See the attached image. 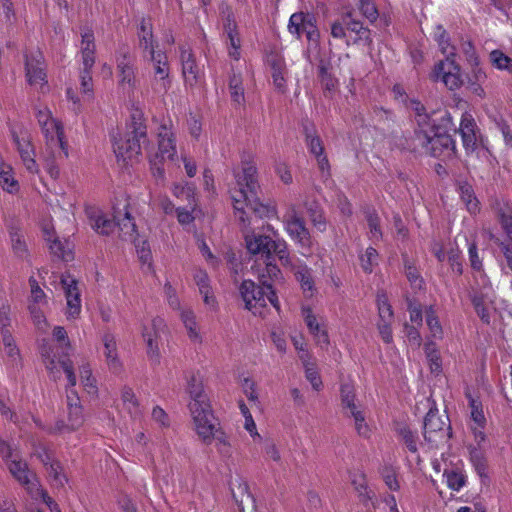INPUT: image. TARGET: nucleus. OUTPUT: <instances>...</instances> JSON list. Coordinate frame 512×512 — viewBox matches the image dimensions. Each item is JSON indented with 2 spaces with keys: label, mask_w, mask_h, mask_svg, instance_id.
I'll return each instance as SVG.
<instances>
[{
  "label": "nucleus",
  "mask_w": 512,
  "mask_h": 512,
  "mask_svg": "<svg viewBox=\"0 0 512 512\" xmlns=\"http://www.w3.org/2000/svg\"><path fill=\"white\" fill-rule=\"evenodd\" d=\"M410 109L415 113L417 129L415 131L416 139L419 144L425 148L433 157H450L454 154L455 143L449 134L433 133L436 119L428 115L426 108L419 101L413 100L410 103Z\"/></svg>",
  "instance_id": "obj_2"
},
{
  "label": "nucleus",
  "mask_w": 512,
  "mask_h": 512,
  "mask_svg": "<svg viewBox=\"0 0 512 512\" xmlns=\"http://www.w3.org/2000/svg\"><path fill=\"white\" fill-rule=\"evenodd\" d=\"M26 77L30 85H44L46 74L43 68V57L40 52L25 55Z\"/></svg>",
  "instance_id": "obj_17"
},
{
  "label": "nucleus",
  "mask_w": 512,
  "mask_h": 512,
  "mask_svg": "<svg viewBox=\"0 0 512 512\" xmlns=\"http://www.w3.org/2000/svg\"><path fill=\"white\" fill-rule=\"evenodd\" d=\"M459 133L461 134L464 147L467 150H474L477 146L479 130L471 114H462Z\"/></svg>",
  "instance_id": "obj_19"
},
{
  "label": "nucleus",
  "mask_w": 512,
  "mask_h": 512,
  "mask_svg": "<svg viewBox=\"0 0 512 512\" xmlns=\"http://www.w3.org/2000/svg\"><path fill=\"white\" fill-rule=\"evenodd\" d=\"M405 274L409 282L414 288L421 289L423 285V279L421 278L417 268L412 265L408 260H405Z\"/></svg>",
  "instance_id": "obj_58"
},
{
  "label": "nucleus",
  "mask_w": 512,
  "mask_h": 512,
  "mask_svg": "<svg viewBox=\"0 0 512 512\" xmlns=\"http://www.w3.org/2000/svg\"><path fill=\"white\" fill-rule=\"evenodd\" d=\"M236 186L230 190L235 214L239 221L246 227L245 207L263 217L268 213V208L259 202L257 168L252 158L248 155L241 161V171H234Z\"/></svg>",
  "instance_id": "obj_1"
},
{
  "label": "nucleus",
  "mask_w": 512,
  "mask_h": 512,
  "mask_svg": "<svg viewBox=\"0 0 512 512\" xmlns=\"http://www.w3.org/2000/svg\"><path fill=\"white\" fill-rule=\"evenodd\" d=\"M61 284L67 301V317L77 318L81 312L80 290L77 281L70 276H62Z\"/></svg>",
  "instance_id": "obj_15"
},
{
  "label": "nucleus",
  "mask_w": 512,
  "mask_h": 512,
  "mask_svg": "<svg viewBox=\"0 0 512 512\" xmlns=\"http://www.w3.org/2000/svg\"><path fill=\"white\" fill-rule=\"evenodd\" d=\"M366 221L369 228V236L371 239L379 240L382 237L380 229V218L378 214L372 210L366 212Z\"/></svg>",
  "instance_id": "obj_50"
},
{
  "label": "nucleus",
  "mask_w": 512,
  "mask_h": 512,
  "mask_svg": "<svg viewBox=\"0 0 512 512\" xmlns=\"http://www.w3.org/2000/svg\"><path fill=\"white\" fill-rule=\"evenodd\" d=\"M494 298L495 296L487 291L474 295L472 299L477 315L487 324L490 323V306L493 305Z\"/></svg>",
  "instance_id": "obj_28"
},
{
  "label": "nucleus",
  "mask_w": 512,
  "mask_h": 512,
  "mask_svg": "<svg viewBox=\"0 0 512 512\" xmlns=\"http://www.w3.org/2000/svg\"><path fill=\"white\" fill-rule=\"evenodd\" d=\"M223 26L226 36L237 34V24L234 20L233 13L230 8L222 10Z\"/></svg>",
  "instance_id": "obj_63"
},
{
  "label": "nucleus",
  "mask_w": 512,
  "mask_h": 512,
  "mask_svg": "<svg viewBox=\"0 0 512 512\" xmlns=\"http://www.w3.org/2000/svg\"><path fill=\"white\" fill-rule=\"evenodd\" d=\"M275 254L284 267L291 268L294 262L288 252L287 243L282 239L273 240L271 244V255Z\"/></svg>",
  "instance_id": "obj_44"
},
{
  "label": "nucleus",
  "mask_w": 512,
  "mask_h": 512,
  "mask_svg": "<svg viewBox=\"0 0 512 512\" xmlns=\"http://www.w3.org/2000/svg\"><path fill=\"white\" fill-rule=\"evenodd\" d=\"M151 61L154 63V90L157 93H166L170 87L169 71L166 56L160 52L152 51Z\"/></svg>",
  "instance_id": "obj_16"
},
{
  "label": "nucleus",
  "mask_w": 512,
  "mask_h": 512,
  "mask_svg": "<svg viewBox=\"0 0 512 512\" xmlns=\"http://www.w3.org/2000/svg\"><path fill=\"white\" fill-rule=\"evenodd\" d=\"M359 10L370 22H375L378 10L372 0H359Z\"/></svg>",
  "instance_id": "obj_62"
},
{
  "label": "nucleus",
  "mask_w": 512,
  "mask_h": 512,
  "mask_svg": "<svg viewBox=\"0 0 512 512\" xmlns=\"http://www.w3.org/2000/svg\"><path fill=\"white\" fill-rule=\"evenodd\" d=\"M41 129L46 137L48 146L64 149V132L59 121L52 118L47 124L41 126Z\"/></svg>",
  "instance_id": "obj_23"
},
{
  "label": "nucleus",
  "mask_w": 512,
  "mask_h": 512,
  "mask_svg": "<svg viewBox=\"0 0 512 512\" xmlns=\"http://www.w3.org/2000/svg\"><path fill=\"white\" fill-rule=\"evenodd\" d=\"M85 213L89 219L90 226L98 234L109 235L117 226L121 232V236L125 240L134 239L136 225L133 222L130 213L127 211L126 205L122 210L119 208L114 209L113 220L107 218L103 212L95 206L86 207Z\"/></svg>",
  "instance_id": "obj_4"
},
{
  "label": "nucleus",
  "mask_w": 512,
  "mask_h": 512,
  "mask_svg": "<svg viewBox=\"0 0 512 512\" xmlns=\"http://www.w3.org/2000/svg\"><path fill=\"white\" fill-rule=\"evenodd\" d=\"M12 138L21 158L29 156L30 154H35L34 146L32 145V139L28 132L21 131L18 134L15 131H13Z\"/></svg>",
  "instance_id": "obj_36"
},
{
  "label": "nucleus",
  "mask_w": 512,
  "mask_h": 512,
  "mask_svg": "<svg viewBox=\"0 0 512 512\" xmlns=\"http://www.w3.org/2000/svg\"><path fill=\"white\" fill-rule=\"evenodd\" d=\"M180 58L185 82L190 86L195 85L198 81L200 70L196 64L194 55L190 50L182 48Z\"/></svg>",
  "instance_id": "obj_21"
},
{
  "label": "nucleus",
  "mask_w": 512,
  "mask_h": 512,
  "mask_svg": "<svg viewBox=\"0 0 512 512\" xmlns=\"http://www.w3.org/2000/svg\"><path fill=\"white\" fill-rule=\"evenodd\" d=\"M428 115L431 116V119H436L435 127H433V133L448 134L451 130L456 131L453 118L448 111H432L431 113H428ZM430 123H433V120H430Z\"/></svg>",
  "instance_id": "obj_29"
},
{
  "label": "nucleus",
  "mask_w": 512,
  "mask_h": 512,
  "mask_svg": "<svg viewBox=\"0 0 512 512\" xmlns=\"http://www.w3.org/2000/svg\"><path fill=\"white\" fill-rule=\"evenodd\" d=\"M116 69L119 87L128 95L137 87L135 58L127 46L119 48L116 56Z\"/></svg>",
  "instance_id": "obj_8"
},
{
  "label": "nucleus",
  "mask_w": 512,
  "mask_h": 512,
  "mask_svg": "<svg viewBox=\"0 0 512 512\" xmlns=\"http://www.w3.org/2000/svg\"><path fill=\"white\" fill-rule=\"evenodd\" d=\"M186 392L190 395L191 402L188 407H200L209 404L208 398L204 392L203 384L195 375H191L188 380Z\"/></svg>",
  "instance_id": "obj_25"
},
{
  "label": "nucleus",
  "mask_w": 512,
  "mask_h": 512,
  "mask_svg": "<svg viewBox=\"0 0 512 512\" xmlns=\"http://www.w3.org/2000/svg\"><path fill=\"white\" fill-rule=\"evenodd\" d=\"M291 23L293 26H298L299 24L302 25L303 33L306 35L308 41H318L319 31L315 25L314 16L303 12L294 13L291 15Z\"/></svg>",
  "instance_id": "obj_22"
},
{
  "label": "nucleus",
  "mask_w": 512,
  "mask_h": 512,
  "mask_svg": "<svg viewBox=\"0 0 512 512\" xmlns=\"http://www.w3.org/2000/svg\"><path fill=\"white\" fill-rule=\"evenodd\" d=\"M378 261V253L376 249L372 247H368L365 251V254H363L360 257V262L363 270L365 272H372V268L374 265L377 264Z\"/></svg>",
  "instance_id": "obj_57"
},
{
  "label": "nucleus",
  "mask_w": 512,
  "mask_h": 512,
  "mask_svg": "<svg viewBox=\"0 0 512 512\" xmlns=\"http://www.w3.org/2000/svg\"><path fill=\"white\" fill-rule=\"evenodd\" d=\"M11 246L15 256L21 260L29 259V251L23 233L20 230L10 232Z\"/></svg>",
  "instance_id": "obj_38"
},
{
  "label": "nucleus",
  "mask_w": 512,
  "mask_h": 512,
  "mask_svg": "<svg viewBox=\"0 0 512 512\" xmlns=\"http://www.w3.org/2000/svg\"><path fill=\"white\" fill-rule=\"evenodd\" d=\"M261 286L257 287L251 280H244L240 287L239 293L245 303V308L252 311L257 307H265L268 300L271 305L279 309V301L272 285L265 279V275L260 278Z\"/></svg>",
  "instance_id": "obj_6"
},
{
  "label": "nucleus",
  "mask_w": 512,
  "mask_h": 512,
  "mask_svg": "<svg viewBox=\"0 0 512 512\" xmlns=\"http://www.w3.org/2000/svg\"><path fill=\"white\" fill-rule=\"evenodd\" d=\"M60 367L66 375L67 385V407H68V427L70 430L78 429L84 423L83 409L80 399L74 390L77 378L74 372L73 363L69 359L59 362Z\"/></svg>",
  "instance_id": "obj_7"
},
{
  "label": "nucleus",
  "mask_w": 512,
  "mask_h": 512,
  "mask_svg": "<svg viewBox=\"0 0 512 512\" xmlns=\"http://www.w3.org/2000/svg\"><path fill=\"white\" fill-rule=\"evenodd\" d=\"M398 434L404 441L405 445L409 449V451L415 453L417 452V437L415 434L406 426L400 427L398 429Z\"/></svg>",
  "instance_id": "obj_61"
},
{
  "label": "nucleus",
  "mask_w": 512,
  "mask_h": 512,
  "mask_svg": "<svg viewBox=\"0 0 512 512\" xmlns=\"http://www.w3.org/2000/svg\"><path fill=\"white\" fill-rule=\"evenodd\" d=\"M121 400L124 408L132 417L136 418L141 415V409L139 407L138 400L130 387H123L121 391Z\"/></svg>",
  "instance_id": "obj_40"
},
{
  "label": "nucleus",
  "mask_w": 512,
  "mask_h": 512,
  "mask_svg": "<svg viewBox=\"0 0 512 512\" xmlns=\"http://www.w3.org/2000/svg\"><path fill=\"white\" fill-rule=\"evenodd\" d=\"M165 327L164 319L161 317H155L152 320L151 327H144L142 332V336L146 343L147 355L154 363H159L160 360L159 341L161 333L164 332Z\"/></svg>",
  "instance_id": "obj_11"
},
{
  "label": "nucleus",
  "mask_w": 512,
  "mask_h": 512,
  "mask_svg": "<svg viewBox=\"0 0 512 512\" xmlns=\"http://www.w3.org/2000/svg\"><path fill=\"white\" fill-rule=\"evenodd\" d=\"M450 426L438 414L437 410L430 409L424 420V439L432 447H438L450 437Z\"/></svg>",
  "instance_id": "obj_9"
},
{
  "label": "nucleus",
  "mask_w": 512,
  "mask_h": 512,
  "mask_svg": "<svg viewBox=\"0 0 512 512\" xmlns=\"http://www.w3.org/2000/svg\"><path fill=\"white\" fill-rule=\"evenodd\" d=\"M195 431L199 438L205 444H210L213 440V432L216 430L215 419L210 409V404L189 408Z\"/></svg>",
  "instance_id": "obj_10"
},
{
  "label": "nucleus",
  "mask_w": 512,
  "mask_h": 512,
  "mask_svg": "<svg viewBox=\"0 0 512 512\" xmlns=\"http://www.w3.org/2000/svg\"><path fill=\"white\" fill-rule=\"evenodd\" d=\"M0 455L12 477L23 486L27 493L34 494L39 491V479L28 463L22 459L20 452L9 443L0 439Z\"/></svg>",
  "instance_id": "obj_5"
},
{
  "label": "nucleus",
  "mask_w": 512,
  "mask_h": 512,
  "mask_svg": "<svg viewBox=\"0 0 512 512\" xmlns=\"http://www.w3.org/2000/svg\"><path fill=\"white\" fill-rule=\"evenodd\" d=\"M245 242L251 254H261L266 259L271 258V244L273 239L267 235L256 234L253 231L245 232Z\"/></svg>",
  "instance_id": "obj_18"
},
{
  "label": "nucleus",
  "mask_w": 512,
  "mask_h": 512,
  "mask_svg": "<svg viewBox=\"0 0 512 512\" xmlns=\"http://www.w3.org/2000/svg\"><path fill=\"white\" fill-rule=\"evenodd\" d=\"M181 320L187 330L188 337L195 343H201L202 337L199 333L196 317L191 310H182L180 314Z\"/></svg>",
  "instance_id": "obj_35"
},
{
  "label": "nucleus",
  "mask_w": 512,
  "mask_h": 512,
  "mask_svg": "<svg viewBox=\"0 0 512 512\" xmlns=\"http://www.w3.org/2000/svg\"><path fill=\"white\" fill-rule=\"evenodd\" d=\"M213 439L216 441V447L218 452L223 457H230L232 454L231 444L227 434L221 429L216 428L213 432Z\"/></svg>",
  "instance_id": "obj_45"
},
{
  "label": "nucleus",
  "mask_w": 512,
  "mask_h": 512,
  "mask_svg": "<svg viewBox=\"0 0 512 512\" xmlns=\"http://www.w3.org/2000/svg\"><path fill=\"white\" fill-rule=\"evenodd\" d=\"M460 254L461 251L459 250L458 246L456 244H450L449 248L447 249V260L452 268L453 271H455L458 275L462 274V263L460 262Z\"/></svg>",
  "instance_id": "obj_56"
},
{
  "label": "nucleus",
  "mask_w": 512,
  "mask_h": 512,
  "mask_svg": "<svg viewBox=\"0 0 512 512\" xmlns=\"http://www.w3.org/2000/svg\"><path fill=\"white\" fill-rule=\"evenodd\" d=\"M461 200L466 205L467 209L471 213H476L479 210L478 200L474 196L472 187L469 184H462L459 187Z\"/></svg>",
  "instance_id": "obj_46"
},
{
  "label": "nucleus",
  "mask_w": 512,
  "mask_h": 512,
  "mask_svg": "<svg viewBox=\"0 0 512 512\" xmlns=\"http://www.w3.org/2000/svg\"><path fill=\"white\" fill-rule=\"evenodd\" d=\"M305 207L314 227L320 232H324L327 227V222L320 204L316 201L306 202Z\"/></svg>",
  "instance_id": "obj_33"
},
{
  "label": "nucleus",
  "mask_w": 512,
  "mask_h": 512,
  "mask_svg": "<svg viewBox=\"0 0 512 512\" xmlns=\"http://www.w3.org/2000/svg\"><path fill=\"white\" fill-rule=\"evenodd\" d=\"M283 62L281 59L273 58L271 61L273 84L280 92L285 91V78L283 76Z\"/></svg>",
  "instance_id": "obj_47"
},
{
  "label": "nucleus",
  "mask_w": 512,
  "mask_h": 512,
  "mask_svg": "<svg viewBox=\"0 0 512 512\" xmlns=\"http://www.w3.org/2000/svg\"><path fill=\"white\" fill-rule=\"evenodd\" d=\"M147 142V127L143 113L135 110L131 114V120L127 124L124 137L114 140V153L118 160L128 164L137 160L141 154L142 145Z\"/></svg>",
  "instance_id": "obj_3"
},
{
  "label": "nucleus",
  "mask_w": 512,
  "mask_h": 512,
  "mask_svg": "<svg viewBox=\"0 0 512 512\" xmlns=\"http://www.w3.org/2000/svg\"><path fill=\"white\" fill-rule=\"evenodd\" d=\"M318 76L324 88L331 91L335 88L336 80L329 73L328 64L321 60L318 66Z\"/></svg>",
  "instance_id": "obj_54"
},
{
  "label": "nucleus",
  "mask_w": 512,
  "mask_h": 512,
  "mask_svg": "<svg viewBox=\"0 0 512 512\" xmlns=\"http://www.w3.org/2000/svg\"><path fill=\"white\" fill-rule=\"evenodd\" d=\"M1 335L5 355L10 359L13 365H17L19 360V350L15 345L10 329L4 326L1 330Z\"/></svg>",
  "instance_id": "obj_37"
},
{
  "label": "nucleus",
  "mask_w": 512,
  "mask_h": 512,
  "mask_svg": "<svg viewBox=\"0 0 512 512\" xmlns=\"http://www.w3.org/2000/svg\"><path fill=\"white\" fill-rule=\"evenodd\" d=\"M497 218L505 231L507 238L512 241V208L508 203L497 201L494 205Z\"/></svg>",
  "instance_id": "obj_31"
},
{
  "label": "nucleus",
  "mask_w": 512,
  "mask_h": 512,
  "mask_svg": "<svg viewBox=\"0 0 512 512\" xmlns=\"http://www.w3.org/2000/svg\"><path fill=\"white\" fill-rule=\"evenodd\" d=\"M305 140L311 154L315 157L324 154V146L320 137L316 134L313 127L304 126Z\"/></svg>",
  "instance_id": "obj_42"
},
{
  "label": "nucleus",
  "mask_w": 512,
  "mask_h": 512,
  "mask_svg": "<svg viewBox=\"0 0 512 512\" xmlns=\"http://www.w3.org/2000/svg\"><path fill=\"white\" fill-rule=\"evenodd\" d=\"M41 355L43 357L46 369L49 371L53 379L57 380L60 377V370L58 369V364L56 363L55 359L51 357L49 348H43Z\"/></svg>",
  "instance_id": "obj_60"
},
{
  "label": "nucleus",
  "mask_w": 512,
  "mask_h": 512,
  "mask_svg": "<svg viewBox=\"0 0 512 512\" xmlns=\"http://www.w3.org/2000/svg\"><path fill=\"white\" fill-rule=\"evenodd\" d=\"M284 224L287 233L294 241L302 247L310 245V233L305 226L303 218L298 215L294 208L284 216Z\"/></svg>",
  "instance_id": "obj_12"
},
{
  "label": "nucleus",
  "mask_w": 512,
  "mask_h": 512,
  "mask_svg": "<svg viewBox=\"0 0 512 512\" xmlns=\"http://www.w3.org/2000/svg\"><path fill=\"white\" fill-rule=\"evenodd\" d=\"M377 306L380 318L379 322H393V311L384 293L377 295Z\"/></svg>",
  "instance_id": "obj_49"
},
{
  "label": "nucleus",
  "mask_w": 512,
  "mask_h": 512,
  "mask_svg": "<svg viewBox=\"0 0 512 512\" xmlns=\"http://www.w3.org/2000/svg\"><path fill=\"white\" fill-rule=\"evenodd\" d=\"M173 193L176 197H185L189 202V208L194 209L196 206L194 199V188L190 184L185 186L175 185Z\"/></svg>",
  "instance_id": "obj_59"
},
{
  "label": "nucleus",
  "mask_w": 512,
  "mask_h": 512,
  "mask_svg": "<svg viewBox=\"0 0 512 512\" xmlns=\"http://www.w3.org/2000/svg\"><path fill=\"white\" fill-rule=\"evenodd\" d=\"M425 353L430 362V368L432 372L438 373L441 371V360L440 355L437 351L436 345L433 342H429L425 345Z\"/></svg>",
  "instance_id": "obj_55"
},
{
  "label": "nucleus",
  "mask_w": 512,
  "mask_h": 512,
  "mask_svg": "<svg viewBox=\"0 0 512 512\" xmlns=\"http://www.w3.org/2000/svg\"><path fill=\"white\" fill-rule=\"evenodd\" d=\"M445 475L447 478L448 487L453 490L458 491L465 484V478L461 473L452 470L446 471Z\"/></svg>",
  "instance_id": "obj_64"
},
{
  "label": "nucleus",
  "mask_w": 512,
  "mask_h": 512,
  "mask_svg": "<svg viewBox=\"0 0 512 512\" xmlns=\"http://www.w3.org/2000/svg\"><path fill=\"white\" fill-rule=\"evenodd\" d=\"M459 67L452 58L440 61L434 69L433 78L442 81L450 90L460 87L462 80L459 74Z\"/></svg>",
  "instance_id": "obj_13"
},
{
  "label": "nucleus",
  "mask_w": 512,
  "mask_h": 512,
  "mask_svg": "<svg viewBox=\"0 0 512 512\" xmlns=\"http://www.w3.org/2000/svg\"><path fill=\"white\" fill-rule=\"evenodd\" d=\"M351 483L363 504L366 505L375 496L373 491L368 488L367 480L363 473L353 474L351 477Z\"/></svg>",
  "instance_id": "obj_32"
},
{
  "label": "nucleus",
  "mask_w": 512,
  "mask_h": 512,
  "mask_svg": "<svg viewBox=\"0 0 512 512\" xmlns=\"http://www.w3.org/2000/svg\"><path fill=\"white\" fill-rule=\"evenodd\" d=\"M47 473L53 484L57 487H63L67 482L65 474H63V468L59 462H52L47 468Z\"/></svg>",
  "instance_id": "obj_52"
},
{
  "label": "nucleus",
  "mask_w": 512,
  "mask_h": 512,
  "mask_svg": "<svg viewBox=\"0 0 512 512\" xmlns=\"http://www.w3.org/2000/svg\"><path fill=\"white\" fill-rule=\"evenodd\" d=\"M341 404L343 413L347 417H354L357 414H361L364 411L361 405L357 403L354 388L349 384H343L341 386Z\"/></svg>",
  "instance_id": "obj_24"
},
{
  "label": "nucleus",
  "mask_w": 512,
  "mask_h": 512,
  "mask_svg": "<svg viewBox=\"0 0 512 512\" xmlns=\"http://www.w3.org/2000/svg\"><path fill=\"white\" fill-rule=\"evenodd\" d=\"M139 46L144 50H148L151 54L154 50L152 25L149 20L142 19L138 32Z\"/></svg>",
  "instance_id": "obj_41"
},
{
  "label": "nucleus",
  "mask_w": 512,
  "mask_h": 512,
  "mask_svg": "<svg viewBox=\"0 0 512 512\" xmlns=\"http://www.w3.org/2000/svg\"><path fill=\"white\" fill-rule=\"evenodd\" d=\"M30 284V298L29 304H35L37 306H44L46 304V295L44 291L38 285V282L34 277L29 278Z\"/></svg>",
  "instance_id": "obj_51"
},
{
  "label": "nucleus",
  "mask_w": 512,
  "mask_h": 512,
  "mask_svg": "<svg viewBox=\"0 0 512 512\" xmlns=\"http://www.w3.org/2000/svg\"><path fill=\"white\" fill-rule=\"evenodd\" d=\"M104 356L109 369L113 373H119L121 371L122 364L118 357L117 344L114 335L105 333L102 337Z\"/></svg>",
  "instance_id": "obj_20"
},
{
  "label": "nucleus",
  "mask_w": 512,
  "mask_h": 512,
  "mask_svg": "<svg viewBox=\"0 0 512 512\" xmlns=\"http://www.w3.org/2000/svg\"><path fill=\"white\" fill-rule=\"evenodd\" d=\"M426 323L431 332L432 337L441 338L443 335V330L441 324L438 320V317L435 313V310L432 306L428 307L425 311Z\"/></svg>",
  "instance_id": "obj_48"
},
{
  "label": "nucleus",
  "mask_w": 512,
  "mask_h": 512,
  "mask_svg": "<svg viewBox=\"0 0 512 512\" xmlns=\"http://www.w3.org/2000/svg\"><path fill=\"white\" fill-rule=\"evenodd\" d=\"M0 185L8 193H16L19 190V184L13 176L11 166L0 163Z\"/></svg>",
  "instance_id": "obj_39"
},
{
  "label": "nucleus",
  "mask_w": 512,
  "mask_h": 512,
  "mask_svg": "<svg viewBox=\"0 0 512 512\" xmlns=\"http://www.w3.org/2000/svg\"><path fill=\"white\" fill-rule=\"evenodd\" d=\"M490 61L496 68L500 70H512V59L506 56L500 50H493L490 53Z\"/></svg>",
  "instance_id": "obj_53"
},
{
  "label": "nucleus",
  "mask_w": 512,
  "mask_h": 512,
  "mask_svg": "<svg viewBox=\"0 0 512 512\" xmlns=\"http://www.w3.org/2000/svg\"><path fill=\"white\" fill-rule=\"evenodd\" d=\"M44 232L47 235L46 240L50 243L49 248L52 254L64 261H70L73 259L72 246L67 240L62 242L58 237L52 239V235L47 228L44 229Z\"/></svg>",
  "instance_id": "obj_30"
},
{
  "label": "nucleus",
  "mask_w": 512,
  "mask_h": 512,
  "mask_svg": "<svg viewBox=\"0 0 512 512\" xmlns=\"http://www.w3.org/2000/svg\"><path fill=\"white\" fill-rule=\"evenodd\" d=\"M229 91L234 103L241 105L245 102L244 88L240 74L233 73L229 79Z\"/></svg>",
  "instance_id": "obj_43"
},
{
  "label": "nucleus",
  "mask_w": 512,
  "mask_h": 512,
  "mask_svg": "<svg viewBox=\"0 0 512 512\" xmlns=\"http://www.w3.org/2000/svg\"><path fill=\"white\" fill-rule=\"evenodd\" d=\"M81 55L83 69L91 70L95 63V42L94 35L87 30L81 34Z\"/></svg>",
  "instance_id": "obj_26"
},
{
  "label": "nucleus",
  "mask_w": 512,
  "mask_h": 512,
  "mask_svg": "<svg viewBox=\"0 0 512 512\" xmlns=\"http://www.w3.org/2000/svg\"><path fill=\"white\" fill-rule=\"evenodd\" d=\"M343 15L347 29L357 34L358 40H362L367 45H371L372 38L370 37V30L364 27L360 21L353 19L352 12H347Z\"/></svg>",
  "instance_id": "obj_34"
},
{
  "label": "nucleus",
  "mask_w": 512,
  "mask_h": 512,
  "mask_svg": "<svg viewBox=\"0 0 512 512\" xmlns=\"http://www.w3.org/2000/svg\"><path fill=\"white\" fill-rule=\"evenodd\" d=\"M290 270L294 273L297 281L300 283L303 292L307 296H312L314 291V280L311 275V269L297 260Z\"/></svg>",
  "instance_id": "obj_27"
},
{
  "label": "nucleus",
  "mask_w": 512,
  "mask_h": 512,
  "mask_svg": "<svg viewBox=\"0 0 512 512\" xmlns=\"http://www.w3.org/2000/svg\"><path fill=\"white\" fill-rule=\"evenodd\" d=\"M176 145L170 120L164 121L158 129V154L161 161L174 160Z\"/></svg>",
  "instance_id": "obj_14"
}]
</instances>
